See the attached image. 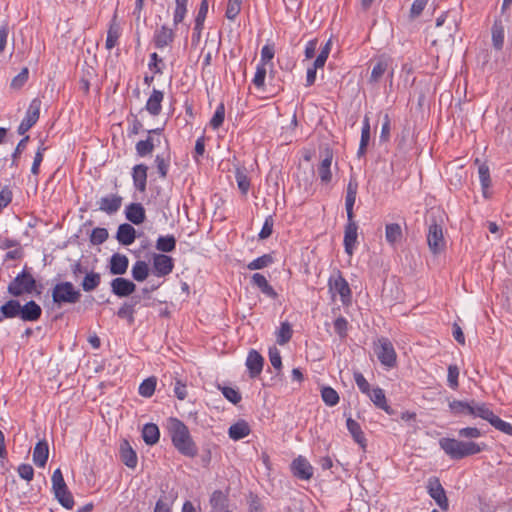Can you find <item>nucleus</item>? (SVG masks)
<instances>
[{"mask_svg": "<svg viewBox=\"0 0 512 512\" xmlns=\"http://www.w3.org/2000/svg\"><path fill=\"white\" fill-rule=\"evenodd\" d=\"M122 204V197L116 194H112L106 197H102L99 201V210L106 212L107 214L116 213Z\"/></svg>", "mask_w": 512, "mask_h": 512, "instance_id": "obj_18", "label": "nucleus"}, {"mask_svg": "<svg viewBox=\"0 0 512 512\" xmlns=\"http://www.w3.org/2000/svg\"><path fill=\"white\" fill-rule=\"evenodd\" d=\"M264 358L258 353L256 350H251L248 353L246 359V366L249 371V375L251 378H256L260 375L263 369Z\"/></svg>", "mask_w": 512, "mask_h": 512, "instance_id": "obj_15", "label": "nucleus"}, {"mask_svg": "<svg viewBox=\"0 0 512 512\" xmlns=\"http://www.w3.org/2000/svg\"><path fill=\"white\" fill-rule=\"evenodd\" d=\"M489 423L497 430L512 436V425L508 422L503 421L497 415L493 414Z\"/></svg>", "mask_w": 512, "mask_h": 512, "instance_id": "obj_51", "label": "nucleus"}, {"mask_svg": "<svg viewBox=\"0 0 512 512\" xmlns=\"http://www.w3.org/2000/svg\"><path fill=\"white\" fill-rule=\"evenodd\" d=\"M347 429L352 435L354 441L358 443L362 448L366 447V438L364 436V433L359 425L358 422H356L352 418H348L346 421Z\"/></svg>", "mask_w": 512, "mask_h": 512, "instance_id": "obj_31", "label": "nucleus"}, {"mask_svg": "<svg viewBox=\"0 0 512 512\" xmlns=\"http://www.w3.org/2000/svg\"><path fill=\"white\" fill-rule=\"evenodd\" d=\"M375 353L381 364L394 367L396 364V352L388 338H380L375 346Z\"/></svg>", "mask_w": 512, "mask_h": 512, "instance_id": "obj_6", "label": "nucleus"}, {"mask_svg": "<svg viewBox=\"0 0 512 512\" xmlns=\"http://www.w3.org/2000/svg\"><path fill=\"white\" fill-rule=\"evenodd\" d=\"M252 284L260 289V291L266 296L276 299L278 297L277 292L274 288L268 283L267 279L264 275L260 273H255L252 276Z\"/></svg>", "mask_w": 512, "mask_h": 512, "instance_id": "obj_27", "label": "nucleus"}, {"mask_svg": "<svg viewBox=\"0 0 512 512\" xmlns=\"http://www.w3.org/2000/svg\"><path fill=\"white\" fill-rule=\"evenodd\" d=\"M368 395L376 407L384 410L389 415L395 414V411L387 404L386 396L383 389L379 387L374 388L372 392L369 393Z\"/></svg>", "mask_w": 512, "mask_h": 512, "instance_id": "obj_24", "label": "nucleus"}, {"mask_svg": "<svg viewBox=\"0 0 512 512\" xmlns=\"http://www.w3.org/2000/svg\"><path fill=\"white\" fill-rule=\"evenodd\" d=\"M328 284L330 291L339 294L343 303L351 300V289L340 272L336 277H330Z\"/></svg>", "mask_w": 512, "mask_h": 512, "instance_id": "obj_10", "label": "nucleus"}, {"mask_svg": "<svg viewBox=\"0 0 512 512\" xmlns=\"http://www.w3.org/2000/svg\"><path fill=\"white\" fill-rule=\"evenodd\" d=\"M332 152L327 149L325 158L321 161V163L318 166V174L320 177V180L323 184L330 183L332 179V173H331V163H332Z\"/></svg>", "mask_w": 512, "mask_h": 512, "instance_id": "obj_25", "label": "nucleus"}, {"mask_svg": "<svg viewBox=\"0 0 512 512\" xmlns=\"http://www.w3.org/2000/svg\"><path fill=\"white\" fill-rule=\"evenodd\" d=\"M166 429L173 446L180 454L189 458L197 456L198 447L184 422L178 418L170 417L167 419Z\"/></svg>", "mask_w": 512, "mask_h": 512, "instance_id": "obj_1", "label": "nucleus"}, {"mask_svg": "<svg viewBox=\"0 0 512 512\" xmlns=\"http://www.w3.org/2000/svg\"><path fill=\"white\" fill-rule=\"evenodd\" d=\"M291 472L300 480H310L313 477V467L303 456H298L291 463Z\"/></svg>", "mask_w": 512, "mask_h": 512, "instance_id": "obj_9", "label": "nucleus"}, {"mask_svg": "<svg viewBox=\"0 0 512 512\" xmlns=\"http://www.w3.org/2000/svg\"><path fill=\"white\" fill-rule=\"evenodd\" d=\"M129 265L127 256L115 253L110 258L109 270L112 275H123L126 273Z\"/></svg>", "mask_w": 512, "mask_h": 512, "instance_id": "obj_19", "label": "nucleus"}, {"mask_svg": "<svg viewBox=\"0 0 512 512\" xmlns=\"http://www.w3.org/2000/svg\"><path fill=\"white\" fill-rule=\"evenodd\" d=\"M449 409L455 416L471 415V412H473L472 401L469 403L461 400H453L449 402Z\"/></svg>", "mask_w": 512, "mask_h": 512, "instance_id": "obj_35", "label": "nucleus"}, {"mask_svg": "<svg viewBox=\"0 0 512 512\" xmlns=\"http://www.w3.org/2000/svg\"><path fill=\"white\" fill-rule=\"evenodd\" d=\"M36 290V280L25 267L8 285L7 291L14 297L32 294Z\"/></svg>", "mask_w": 512, "mask_h": 512, "instance_id": "obj_3", "label": "nucleus"}, {"mask_svg": "<svg viewBox=\"0 0 512 512\" xmlns=\"http://www.w3.org/2000/svg\"><path fill=\"white\" fill-rule=\"evenodd\" d=\"M427 491L441 510L447 511L449 509V501L446 492L437 477H432L428 480Z\"/></svg>", "mask_w": 512, "mask_h": 512, "instance_id": "obj_7", "label": "nucleus"}, {"mask_svg": "<svg viewBox=\"0 0 512 512\" xmlns=\"http://www.w3.org/2000/svg\"><path fill=\"white\" fill-rule=\"evenodd\" d=\"M269 359L271 362V365L276 370H281L282 368V359L279 350L276 347L269 348Z\"/></svg>", "mask_w": 512, "mask_h": 512, "instance_id": "obj_63", "label": "nucleus"}, {"mask_svg": "<svg viewBox=\"0 0 512 512\" xmlns=\"http://www.w3.org/2000/svg\"><path fill=\"white\" fill-rule=\"evenodd\" d=\"M172 498L162 496L156 502L154 512H171Z\"/></svg>", "mask_w": 512, "mask_h": 512, "instance_id": "obj_61", "label": "nucleus"}, {"mask_svg": "<svg viewBox=\"0 0 512 512\" xmlns=\"http://www.w3.org/2000/svg\"><path fill=\"white\" fill-rule=\"evenodd\" d=\"M273 263V257L270 254H264L247 265L249 270L263 269Z\"/></svg>", "mask_w": 512, "mask_h": 512, "instance_id": "obj_46", "label": "nucleus"}, {"mask_svg": "<svg viewBox=\"0 0 512 512\" xmlns=\"http://www.w3.org/2000/svg\"><path fill=\"white\" fill-rule=\"evenodd\" d=\"M33 462L38 467H44L49 456V447L46 440H40L36 443L33 450Z\"/></svg>", "mask_w": 512, "mask_h": 512, "instance_id": "obj_22", "label": "nucleus"}, {"mask_svg": "<svg viewBox=\"0 0 512 512\" xmlns=\"http://www.w3.org/2000/svg\"><path fill=\"white\" fill-rule=\"evenodd\" d=\"M164 99V93L160 90L153 89L150 97L146 102V110L152 116H158L162 110V101Z\"/></svg>", "mask_w": 512, "mask_h": 512, "instance_id": "obj_20", "label": "nucleus"}, {"mask_svg": "<svg viewBox=\"0 0 512 512\" xmlns=\"http://www.w3.org/2000/svg\"><path fill=\"white\" fill-rule=\"evenodd\" d=\"M213 512H220L228 508V497L221 491L215 490L210 497Z\"/></svg>", "mask_w": 512, "mask_h": 512, "instance_id": "obj_34", "label": "nucleus"}, {"mask_svg": "<svg viewBox=\"0 0 512 512\" xmlns=\"http://www.w3.org/2000/svg\"><path fill=\"white\" fill-rule=\"evenodd\" d=\"M139 302L140 298L138 296L131 297L129 301L124 302L118 309L117 316L121 319H126L128 324L132 325L135 322V307Z\"/></svg>", "mask_w": 512, "mask_h": 512, "instance_id": "obj_16", "label": "nucleus"}, {"mask_svg": "<svg viewBox=\"0 0 512 512\" xmlns=\"http://www.w3.org/2000/svg\"><path fill=\"white\" fill-rule=\"evenodd\" d=\"M147 170L148 167L144 164H138L133 168L132 177L134 186L140 192H144L146 190Z\"/></svg>", "mask_w": 512, "mask_h": 512, "instance_id": "obj_26", "label": "nucleus"}, {"mask_svg": "<svg viewBox=\"0 0 512 512\" xmlns=\"http://www.w3.org/2000/svg\"><path fill=\"white\" fill-rule=\"evenodd\" d=\"M293 330L288 322H282L277 334V343L285 345L292 338Z\"/></svg>", "mask_w": 512, "mask_h": 512, "instance_id": "obj_43", "label": "nucleus"}, {"mask_svg": "<svg viewBox=\"0 0 512 512\" xmlns=\"http://www.w3.org/2000/svg\"><path fill=\"white\" fill-rule=\"evenodd\" d=\"M21 303L18 300L10 299L0 307V322L5 318H15L20 315Z\"/></svg>", "mask_w": 512, "mask_h": 512, "instance_id": "obj_28", "label": "nucleus"}, {"mask_svg": "<svg viewBox=\"0 0 512 512\" xmlns=\"http://www.w3.org/2000/svg\"><path fill=\"white\" fill-rule=\"evenodd\" d=\"M478 174L483 190V195L485 198H488V189L491 186L489 167L485 163L480 164L478 168Z\"/></svg>", "mask_w": 512, "mask_h": 512, "instance_id": "obj_38", "label": "nucleus"}, {"mask_svg": "<svg viewBox=\"0 0 512 512\" xmlns=\"http://www.w3.org/2000/svg\"><path fill=\"white\" fill-rule=\"evenodd\" d=\"M402 235H403L402 229L399 224L390 223V224L386 225L385 238L389 244L395 245L397 242H399L402 239Z\"/></svg>", "mask_w": 512, "mask_h": 512, "instance_id": "obj_36", "label": "nucleus"}, {"mask_svg": "<svg viewBox=\"0 0 512 512\" xmlns=\"http://www.w3.org/2000/svg\"><path fill=\"white\" fill-rule=\"evenodd\" d=\"M224 119H225V106L223 103H220L217 106L212 119L210 120V126L213 129H218L219 127L222 126Z\"/></svg>", "mask_w": 512, "mask_h": 512, "instance_id": "obj_53", "label": "nucleus"}, {"mask_svg": "<svg viewBox=\"0 0 512 512\" xmlns=\"http://www.w3.org/2000/svg\"><path fill=\"white\" fill-rule=\"evenodd\" d=\"M321 396L325 404L329 406H335L339 402V395L331 387H323L321 390Z\"/></svg>", "mask_w": 512, "mask_h": 512, "instance_id": "obj_48", "label": "nucleus"}, {"mask_svg": "<svg viewBox=\"0 0 512 512\" xmlns=\"http://www.w3.org/2000/svg\"><path fill=\"white\" fill-rule=\"evenodd\" d=\"M472 409L471 416L480 417L488 422L494 414L487 404L476 403L474 400H472Z\"/></svg>", "mask_w": 512, "mask_h": 512, "instance_id": "obj_40", "label": "nucleus"}, {"mask_svg": "<svg viewBox=\"0 0 512 512\" xmlns=\"http://www.w3.org/2000/svg\"><path fill=\"white\" fill-rule=\"evenodd\" d=\"M100 282H101L100 274L96 273L94 271H91V272L86 273V275L81 283V286L85 292H90V291L95 290L99 286Z\"/></svg>", "mask_w": 512, "mask_h": 512, "instance_id": "obj_37", "label": "nucleus"}, {"mask_svg": "<svg viewBox=\"0 0 512 512\" xmlns=\"http://www.w3.org/2000/svg\"><path fill=\"white\" fill-rule=\"evenodd\" d=\"M250 427L245 420H240L231 425L228 431L229 437L233 440H240L250 434Z\"/></svg>", "mask_w": 512, "mask_h": 512, "instance_id": "obj_30", "label": "nucleus"}, {"mask_svg": "<svg viewBox=\"0 0 512 512\" xmlns=\"http://www.w3.org/2000/svg\"><path fill=\"white\" fill-rule=\"evenodd\" d=\"M348 322L347 320L340 316L334 321V329L335 332L341 337H345L347 335Z\"/></svg>", "mask_w": 512, "mask_h": 512, "instance_id": "obj_64", "label": "nucleus"}, {"mask_svg": "<svg viewBox=\"0 0 512 512\" xmlns=\"http://www.w3.org/2000/svg\"><path fill=\"white\" fill-rule=\"evenodd\" d=\"M42 308L34 300L21 305L19 318L25 322H34L40 319Z\"/></svg>", "mask_w": 512, "mask_h": 512, "instance_id": "obj_13", "label": "nucleus"}, {"mask_svg": "<svg viewBox=\"0 0 512 512\" xmlns=\"http://www.w3.org/2000/svg\"><path fill=\"white\" fill-rule=\"evenodd\" d=\"M242 0H228L226 8V17L229 20H234L241 10Z\"/></svg>", "mask_w": 512, "mask_h": 512, "instance_id": "obj_57", "label": "nucleus"}, {"mask_svg": "<svg viewBox=\"0 0 512 512\" xmlns=\"http://www.w3.org/2000/svg\"><path fill=\"white\" fill-rule=\"evenodd\" d=\"M358 191V182L355 176H351L347 185L345 202L355 204Z\"/></svg>", "mask_w": 512, "mask_h": 512, "instance_id": "obj_47", "label": "nucleus"}, {"mask_svg": "<svg viewBox=\"0 0 512 512\" xmlns=\"http://www.w3.org/2000/svg\"><path fill=\"white\" fill-rule=\"evenodd\" d=\"M125 216L135 225L142 224L146 219L145 209L141 203H131L126 206Z\"/></svg>", "mask_w": 512, "mask_h": 512, "instance_id": "obj_17", "label": "nucleus"}, {"mask_svg": "<svg viewBox=\"0 0 512 512\" xmlns=\"http://www.w3.org/2000/svg\"><path fill=\"white\" fill-rule=\"evenodd\" d=\"M388 68V62L384 59H379L377 63L374 65L371 76H370V82L376 83L380 80V78L384 75Z\"/></svg>", "mask_w": 512, "mask_h": 512, "instance_id": "obj_44", "label": "nucleus"}, {"mask_svg": "<svg viewBox=\"0 0 512 512\" xmlns=\"http://www.w3.org/2000/svg\"><path fill=\"white\" fill-rule=\"evenodd\" d=\"M47 150V147L44 146V143L41 142V145L38 147L37 152L34 157V161L31 167V173L33 175L39 174V168L41 165V162L43 161V153Z\"/></svg>", "mask_w": 512, "mask_h": 512, "instance_id": "obj_58", "label": "nucleus"}, {"mask_svg": "<svg viewBox=\"0 0 512 512\" xmlns=\"http://www.w3.org/2000/svg\"><path fill=\"white\" fill-rule=\"evenodd\" d=\"M136 238V230L135 228L128 224L123 223L119 225L117 233H116V239L118 242L122 245H131Z\"/></svg>", "mask_w": 512, "mask_h": 512, "instance_id": "obj_21", "label": "nucleus"}, {"mask_svg": "<svg viewBox=\"0 0 512 512\" xmlns=\"http://www.w3.org/2000/svg\"><path fill=\"white\" fill-rule=\"evenodd\" d=\"M119 27L116 24H111L108 32H107V38H106V48L108 50L115 47L117 44L118 38H119Z\"/></svg>", "mask_w": 512, "mask_h": 512, "instance_id": "obj_55", "label": "nucleus"}, {"mask_svg": "<svg viewBox=\"0 0 512 512\" xmlns=\"http://www.w3.org/2000/svg\"><path fill=\"white\" fill-rule=\"evenodd\" d=\"M108 236L109 234L106 228L97 227L93 229L90 241L94 245H100L107 240Z\"/></svg>", "mask_w": 512, "mask_h": 512, "instance_id": "obj_56", "label": "nucleus"}, {"mask_svg": "<svg viewBox=\"0 0 512 512\" xmlns=\"http://www.w3.org/2000/svg\"><path fill=\"white\" fill-rule=\"evenodd\" d=\"M154 149V143L151 137H148L146 140H141L136 144L137 154L141 157H144L150 154Z\"/></svg>", "mask_w": 512, "mask_h": 512, "instance_id": "obj_54", "label": "nucleus"}, {"mask_svg": "<svg viewBox=\"0 0 512 512\" xmlns=\"http://www.w3.org/2000/svg\"><path fill=\"white\" fill-rule=\"evenodd\" d=\"M29 76V70L28 68H23L21 72L15 76L11 81V87L13 89H20L24 86V84L27 82Z\"/></svg>", "mask_w": 512, "mask_h": 512, "instance_id": "obj_59", "label": "nucleus"}, {"mask_svg": "<svg viewBox=\"0 0 512 512\" xmlns=\"http://www.w3.org/2000/svg\"><path fill=\"white\" fill-rule=\"evenodd\" d=\"M176 248V239L173 235L160 236L156 241V249L169 253L174 251Z\"/></svg>", "mask_w": 512, "mask_h": 512, "instance_id": "obj_39", "label": "nucleus"}, {"mask_svg": "<svg viewBox=\"0 0 512 512\" xmlns=\"http://www.w3.org/2000/svg\"><path fill=\"white\" fill-rule=\"evenodd\" d=\"M158 173L161 178H165L168 173L169 158L165 159L163 156L157 155L155 158Z\"/></svg>", "mask_w": 512, "mask_h": 512, "instance_id": "obj_62", "label": "nucleus"}, {"mask_svg": "<svg viewBox=\"0 0 512 512\" xmlns=\"http://www.w3.org/2000/svg\"><path fill=\"white\" fill-rule=\"evenodd\" d=\"M40 104L38 99L32 100L27 110L25 118L21 121L18 126V134L24 135L32 126L36 124L40 115Z\"/></svg>", "mask_w": 512, "mask_h": 512, "instance_id": "obj_8", "label": "nucleus"}, {"mask_svg": "<svg viewBox=\"0 0 512 512\" xmlns=\"http://www.w3.org/2000/svg\"><path fill=\"white\" fill-rule=\"evenodd\" d=\"M80 297V291L76 290L71 282L57 283L52 290L53 302L58 306L63 303L75 304Z\"/></svg>", "mask_w": 512, "mask_h": 512, "instance_id": "obj_4", "label": "nucleus"}, {"mask_svg": "<svg viewBox=\"0 0 512 512\" xmlns=\"http://www.w3.org/2000/svg\"><path fill=\"white\" fill-rule=\"evenodd\" d=\"M427 242L432 253L438 254L445 248V240L441 225L435 218H431L429 223Z\"/></svg>", "mask_w": 512, "mask_h": 512, "instance_id": "obj_5", "label": "nucleus"}, {"mask_svg": "<svg viewBox=\"0 0 512 512\" xmlns=\"http://www.w3.org/2000/svg\"><path fill=\"white\" fill-rule=\"evenodd\" d=\"M157 379L155 377H149L145 379L139 386V394L143 397H151L156 388Z\"/></svg>", "mask_w": 512, "mask_h": 512, "instance_id": "obj_42", "label": "nucleus"}, {"mask_svg": "<svg viewBox=\"0 0 512 512\" xmlns=\"http://www.w3.org/2000/svg\"><path fill=\"white\" fill-rule=\"evenodd\" d=\"M55 498L66 509H72L74 506V499L68 488L63 491L54 492Z\"/></svg>", "mask_w": 512, "mask_h": 512, "instance_id": "obj_45", "label": "nucleus"}, {"mask_svg": "<svg viewBox=\"0 0 512 512\" xmlns=\"http://www.w3.org/2000/svg\"><path fill=\"white\" fill-rule=\"evenodd\" d=\"M492 43L496 50H501L504 44V26L501 20H495L491 29Z\"/></svg>", "mask_w": 512, "mask_h": 512, "instance_id": "obj_33", "label": "nucleus"}, {"mask_svg": "<svg viewBox=\"0 0 512 512\" xmlns=\"http://www.w3.org/2000/svg\"><path fill=\"white\" fill-rule=\"evenodd\" d=\"M266 78V68L264 65H258L256 69V73L252 80L253 84L258 88H263Z\"/></svg>", "mask_w": 512, "mask_h": 512, "instance_id": "obj_60", "label": "nucleus"}, {"mask_svg": "<svg viewBox=\"0 0 512 512\" xmlns=\"http://www.w3.org/2000/svg\"><path fill=\"white\" fill-rule=\"evenodd\" d=\"M207 13H208V0H202L200 3V6H199L197 16L195 18V26H194L193 30H198L199 28H203Z\"/></svg>", "mask_w": 512, "mask_h": 512, "instance_id": "obj_52", "label": "nucleus"}, {"mask_svg": "<svg viewBox=\"0 0 512 512\" xmlns=\"http://www.w3.org/2000/svg\"><path fill=\"white\" fill-rule=\"evenodd\" d=\"M149 274V266L145 261H136L132 267V277L138 282L144 281Z\"/></svg>", "mask_w": 512, "mask_h": 512, "instance_id": "obj_41", "label": "nucleus"}, {"mask_svg": "<svg viewBox=\"0 0 512 512\" xmlns=\"http://www.w3.org/2000/svg\"><path fill=\"white\" fill-rule=\"evenodd\" d=\"M174 39L172 29L163 25L154 35V43L157 48H163L170 44Z\"/></svg>", "mask_w": 512, "mask_h": 512, "instance_id": "obj_29", "label": "nucleus"}, {"mask_svg": "<svg viewBox=\"0 0 512 512\" xmlns=\"http://www.w3.org/2000/svg\"><path fill=\"white\" fill-rule=\"evenodd\" d=\"M142 438L147 445H154L159 441L160 431L156 424H145L142 430Z\"/></svg>", "mask_w": 512, "mask_h": 512, "instance_id": "obj_32", "label": "nucleus"}, {"mask_svg": "<svg viewBox=\"0 0 512 512\" xmlns=\"http://www.w3.org/2000/svg\"><path fill=\"white\" fill-rule=\"evenodd\" d=\"M440 447L452 459H463L465 457L478 454L482 451L481 445L472 441H460L453 438H443L440 440Z\"/></svg>", "mask_w": 512, "mask_h": 512, "instance_id": "obj_2", "label": "nucleus"}, {"mask_svg": "<svg viewBox=\"0 0 512 512\" xmlns=\"http://www.w3.org/2000/svg\"><path fill=\"white\" fill-rule=\"evenodd\" d=\"M121 461L129 468H135L137 465V455L127 440L120 444Z\"/></svg>", "mask_w": 512, "mask_h": 512, "instance_id": "obj_23", "label": "nucleus"}, {"mask_svg": "<svg viewBox=\"0 0 512 512\" xmlns=\"http://www.w3.org/2000/svg\"><path fill=\"white\" fill-rule=\"evenodd\" d=\"M218 388L222 391L223 396L231 403L238 404L241 401L242 396L237 389L220 385H218Z\"/></svg>", "mask_w": 512, "mask_h": 512, "instance_id": "obj_50", "label": "nucleus"}, {"mask_svg": "<svg viewBox=\"0 0 512 512\" xmlns=\"http://www.w3.org/2000/svg\"><path fill=\"white\" fill-rule=\"evenodd\" d=\"M358 225L355 220L347 221L344 231V248L348 255H352L357 242Z\"/></svg>", "mask_w": 512, "mask_h": 512, "instance_id": "obj_14", "label": "nucleus"}, {"mask_svg": "<svg viewBox=\"0 0 512 512\" xmlns=\"http://www.w3.org/2000/svg\"><path fill=\"white\" fill-rule=\"evenodd\" d=\"M174 268L173 258L165 254H154L153 273L158 277L169 275Z\"/></svg>", "mask_w": 512, "mask_h": 512, "instance_id": "obj_11", "label": "nucleus"}, {"mask_svg": "<svg viewBox=\"0 0 512 512\" xmlns=\"http://www.w3.org/2000/svg\"><path fill=\"white\" fill-rule=\"evenodd\" d=\"M110 285L112 293L121 298L130 296L136 290L135 283L123 277L113 279Z\"/></svg>", "mask_w": 512, "mask_h": 512, "instance_id": "obj_12", "label": "nucleus"}, {"mask_svg": "<svg viewBox=\"0 0 512 512\" xmlns=\"http://www.w3.org/2000/svg\"><path fill=\"white\" fill-rule=\"evenodd\" d=\"M51 481L53 492L63 491L66 490V488H68L64 480L63 474L59 468L53 472Z\"/></svg>", "mask_w": 512, "mask_h": 512, "instance_id": "obj_49", "label": "nucleus"}]
</instances>
